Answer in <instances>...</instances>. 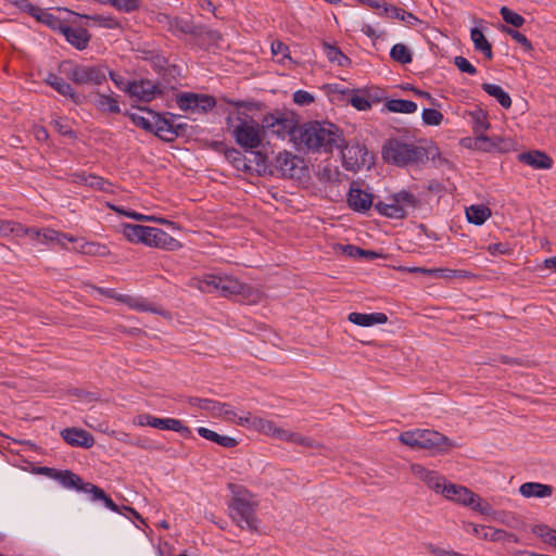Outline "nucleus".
Here are the masks:
<instances>
[{
  "mask_svg": "<svg viewBox=\"0 0 556 556\" xmlns=\"http://www.w3.org/2000/svg\"><path fill=\"white\" fill-rule=\"evenodd\" d=\"M341 135L331 123L307 122L294 135L293 144L301 150L330 153L340 148Z\"/></svg>",
  "mask_w": 556,
  "mask_h": 556,
  "instance_id": "obj_1",
  "label": "nucleus"
},
{
  "mask_svg": "<svg viewBox=\"0 0 556 556\" xmlns=\"http://www.w3.org/2000/svg\"><path fill=\"white\" fill-rule=\"evenodd\" d=\"M231 498L228 502V515L241 530L257 532L260 520L256 516L257 501L243 485L229 483Z\"/></svg>",
  "mask_w": 556,
  "mask_h": 556,
  "instance_id": "obj_2",
  "label": "nucleus"
},
{
  "mask_svg": "<svg viewBox=\"0 0 556 556\" xmlns=\"http://www.w3.org/2000/svg\"><path fill=\"white\" fill-rule=\"evenodd\" d=\"M381 154L388 164L397 167L418 165L427 159V150L408 136L392 137L386 140Z\"/></svg>",
  "mask_w": 556,
  "mask_h": 556,
  "instance_id": "obj_3",
  "label": "nucleus"
},
{
  "mask_svg": "<svg viewBox=\"0 0 556 556\" xmlns=\"http://www.w3.org/2000/svg\"><path fill=\"white\" fill-rule=\"evenodd\" d=\"M226 125L235 142L244 151L258 149L264 141L262 122L245 112H236L226 118Z\"/></svg>",
  "mask_w": 556,
  "mask_h": 556,
  "instance_id": "obj_4",
  "label": "nucleus"
},
{
  "mask_svg": "<svg viewBox=\"0 0 556 556\" xmlns=\"http://www.w3.org/2000/svg\"><path fill=\"white\" fill-rule=\"evenodd\" d=\"M399 440L407 446L426 448L435 453H445L455 446L451 439L430 429L404 431L400 434Z\"/></svg>",
  "mask_w": 556,
  "mask_h": 556,
  "instance_id": "obj_5",
  "label": "nucleus"
},
{
  "mask_svg": "<svg viewBox=\"0 0 556 556\" xmlns=\"http://www.w3.org/2000/svg\"><path fill=\"white\" fill-rule=\"evenodd\" d=\"M61 71L66 78L79 86H99L106 80L108 67L102 64H84L65 61Z\"/></svg>",
  "mask_w": 556,
  "mask_h": 556,
  "instance_id": "obj_6",
  "label": "nucleus"
},
{
  "mask_svg": "<svg viewBox=\"0 0 556 556\" xmlns=\"http://www.w3.org/2000/svg\"><path fill=\"white\" fill-rule=\"evenodd\" d=\"M194 286L202 292H217L223 296L235 294L245 295L249 292V286L241 282L238 278L226 274H207L197 279Z\"/></svg>",
  "mask_w": 556,
  "mask_h": 556,
  "instance_id": "obj_7",
  "label": "nucleus"
},
{
  "mask_svg": "<svg viewBox=\"0 0 556 556\" xmlns=\"http://www.w3.org/2000/svg\"><path fill=\"white\" fill-rule=\"evenodd\" d=\"M299 127L295 114L290 111L276 110L265 114L262 118L264 134L267 132L281 140L289 138L293 142Z\"/></svg>",
  "mask_w": 556,
  "mask_h": 556,
  "instance_id": "obj_8",
  "label": "nucleus"
},
{
  "mask_svg": "<svg viewBox=\"0 0 556 556\" xmlns=\"http://www.w3.org/2000/svg\"><path fill=\"white\" fill-rule=\"evenodd\" d=\"M55 481H58L65 489L76 490L77 492L90 494V500L92 502L101 501L103 505L112 511H119L118 506L112 501L111 497L105 494L101 488L89 482H84L78 475L71 470H59Z\"/></svg>",
  "mask_w": 556,
  "mask_h": 556,
  "instance_id": "obj_9",
  "label": "nucleus"
},
{
  "mask_svg": "<svg viewBox=\"0 0 556 556\" xmlns=\"http://www.w3.org/2000/svg\"><path fill=\"white\" fill-rule=\"evenodd\" d=\"M388 203H375V210L384 217L401 219L404 218L408 210L415 208L417 205V198L415 194L407 190H401L389 198Z\"/></svg>",
  "mask_w": 556,
  "mask_h": 556,
  "instance_id": "obj_10",
  "label": "nucleus"
},
{
  "mask_svg": "<svg viewBox=\"0 0 556 556\" xmlns=\"http://www.w3.org/2000/svg\"><path fill=\"white\" fill-rule=\"evenodd\" d=\"M177 104L182 111L192 113H204L216 105L214 97L207 94H197L184 92L177 96Z\"/></svg>",
  "mask_w": 556,
  "mask_h": 556,
  "instance_id": "obj_11",
  "label": "nucleus"
},
{
  "mask_svg": "<svg viewBox=\"0 0 556 556\" xmlns=\"http://www.w3.org/2000/svg\"><path fill=\"white\" fill-rule=\"evenodd\" d=\"M146 230L147 231H144L141 243L147 247L164 249L168 251L176 250L180 247L179 241L173 238L163 229L146 226Z\"/></svg>",
  "mask_w": 556,
  "mask_h": 556,
  "instance_id": "obj_12",
  "label": "nucleus"
},
{
  "mask_svg": "<svg viewBox=\"0 0 556 556\" xmlns=\"http://www.w3.org/2000/svg\"><path fill=\"white\" fill-rule=\"evenodd\" d=\"M238 425L279 440H282L285 437L281 432H286V429L277 427L274 421L253 416L250 413H247L244 417H240Z\"/></svg>",
  "mask_w": 556,
  "mask_h": 556,
  "instance_id": "obj_13",
  "label": "nucleus"
},
{
  "mask_svg": "<svg viewBox=\"0 0 556 556\" xmlns=\"http://www.w3.org/2000/svg\"><path fill=\"white\" fill-rule=\"evenodd\" d=\"M162 93L161 87L149 79H135L127 88L130 99L141 102H150Z\"/></svg>",
  "mask_w": 556,
  "mask_h": 556,
  "instance_id": "obj_14",
  "label": "nucleus"
},
{
  "mask_svg": "<svg viewBox=\"0 0 556 556\" xmlns=\"http://www.w3.org/2000/svg\"><path fill=\"white\" fill-rule=\"evenodd\" d=\"M153 118L154 121H151V123H153L152 132L155 134L159 138H161L164 141L170 142L178 137L179 129H181L182 126L179 124H175L174 115L169 114L168 116H165L155 113V116Z\"/></svg>",
  "mask_w": 556,
  "mask_h": 556,
  "instance_id": "obj_15",
  "label": "nucleus"
},
{
  "mask_svg": "<svg viewBox=\"0 0 556 556\" xmlns=\"http://www.w3.org/2000/svg\"><path fill=\"white\" fill-rule=\"evenodd\" d=\"M348 204L351 210L357 213H366L374 204L372 193L361 188L358 181L350 185L348 192Z\"/></svg>",
  "mask_w": 556,
  "mask_h": 556,
  "instance_id": "obj_16",
  "label": "nucleus"
},
{
  "mask_svg": "<svg viewBox=\"0 0 556 556\" xmlns=\"http://www.w3.org/2000/svg\"><path fill=\"white\" fill-rule=\"evenodd\" d=\"M412 472L438 494L441 493L443 485H445L447 481L445 477L439 472L418 464L412 465Z\"/></svg>",
  "mask_w": 556,
  "mask_h": 556,
  "instance_id": "obj_17",
  "label": "nucleus"
},
{
  "mask_svg": "<svg viewBox=\"0 0 556 556\" xmlns=\"http://www.w3.org/2000/svg\"><path fill=\"white\" fill-rule=\"evenodd\" d=\"M61 435L63 440L77 447L90 448L94 444V438L88 431L79 428H65L62 430Z\"/></svg>",
  "mask_w": 556,
  "mask_h": 556,
  "instance_id": "obj_18",
  "label": "nucleus"
},
{
  "mask_svg": "<svg viewBox=\"0 0 556 556\" xmlns=\"http://www.w3.org/2000/svg\"><path fill=\"white\" fill-rule=\"evenodd\" d=\"M472 528V532L484 540H489L491 542H513L517 543L518 539L514 533H509L502 529H495L492 527H485V526H477V525H470Z\"/></svg>",
  "mask_w": 556,
  "mask_h": 556,
  "instance_id": "obj_19",
  "label": "nucleus"
},
{
  "mask_svg": "<svg viewBox=\"0 0 556 556\" xmlns=\"http://www.w3.org/2000/svg\"><path fill=\"white\" fill-rule=\"evenodd\" d=\"M274 166L276 170L279 172L283 177L293 178L298 176V159L295 155L288 151L277 153L275 156Z\"/></svg>",
  "mask_w": 556,
  "mask_h": 556,
  "instance_id": "obj_20",
  "label": "nucleus"
},
{
  "mask_svg": "<svg viewBox=\"0 0 556 556\" xmlns=\"http://www.w3.org/2000/svg\"><path fill=\"white\" fill-rule=\"evenodd\" d=\"M118 98L119 96L112 91L110 93L96 91L93 92L92 103L96 109L102 113L118 114L121 113Z\"/></svg>",
  "mask_w": 556,
  "mask_h": 556,
  "instance_id": "obj_21",
  "label": "nucleus"
},
{
  "mask_svg": "<svg viewBox=\"0 0 556 556\" xmlns=\"http://www.w3.org/2000/svg\"><path fill=\"white\" fill-rule=\"evenodd\" d=\"M440 494L443 495L446 500L464 506H467L468 503H470V498H473V492L468 488L447 481L445 485H443Z\"/></svg>",
  "mask_w": 556,
  "mask_h": 556,
  "instance_id": "obj_22",
  "label": "nucleus"
},
{
  "mask_svg": "<svg viewBox=\"0 0 556 556\" xmlns=\"http://www.w3.org/2000/svg\"><path fill=\"white\" fill-rule=\"evenodd\" d=\"M47 85L65 98H70L74 103H80V98L74 88L56 74L49 73L46 78Z\"/></svg>",
  "mask_w": 556,
  "mask_h": 556,
  "instance_id": "obj_23",
  "label": "nucleus"
},
{
  "mask_svg": "<svg viewBox=\"0 0 556 556\" xmlns=\"http://www.w3.org/2000/svg\"><path fill=\"white\" fill-rule=\"evenodd\" d=\"M153 428L177 432L185 439L192 438L191 429L185 426L181 420L176 418H159L154 416Z\"/></svg>",
  "mask_w": 556,
  "mask_h": 556,
  "instance_id": "obj_24",
  "label": "nucleus"
},
{
  "mask_svg": "<svg viewBox=\"0 0 556 556\" xmlns=\"http://www.w3.org/2000/svg\"><path fill=\"white\" fill-rule=\"evenodd\" d=\"M61 34L65 37L66 41L77 50H85L90 41L89 33L81 27L74 28L66 25Z\"/></svg>",
  "mask_w": 556,
  "mask_h": 556,
  "instance_id": "obj_25",
  "label": "nucleus"
},
{
  "mask_svg": "<svg viewBox=\"0 0 556 556\" xmlns=\"http://www.w3.org/2000/svg\"><path fill=\"white\" fill-rule=\"evenodd\" d=\"M348 320L361 327H370L374 325H383L388 321L384 313H357L352 312L348 315Z\"/></svg>",
  "mask_w": 556,
  "mask_h": 556,
  "instance_id": "obj_26",
  "label": "nucleus"
},
{
  "mask_svg": "<svg viewBox=\"0 0 556 556\" xmlns=\"http://www.w3.org/2000/svg\"><path fill=\"white\" fill-rule=\"evenodd\" d=\"M519 161L538 169H548L552 167L551 157L541 151H530L519 154Z\"/></svg>",
  "mask_w": 556,
  "mask_h": 556,
  "instance_id": "obj_27",
  "label": "nucleus"
},
{
  "mask_svg": "<svg viewBox=\"0 0 556 556\" xmlns=\"http://www.w3.org/2000/svg\"><path fill=\"white\" fill-rule=\"evenodd\" d=\"M519 492L525 497L544 498L553 494V486L540 482H526L519 488Z\"/></svg>",
  "mask_w": 556,
  "mask_h": 556,
  "instance_id": "obj_28",
  "label": "nucleus"
},
{
  "mask_svg": "<svg viewBox=\"0 0 556 556\" xmlns=\"http://www.w3.org/2000/svg\"><path fill=\"white\" fill-rule=\"evenodd\" d=\"M470 116L472 119V129L477 136V141L488 142L490 140L489 137L483 135V132L490 128L486 114L482 110H477L470 112Z\"/></svg>",
  "mask_w": 556,
  "mask_h": 556,
  "instance_id": "obj_29",
  "label": "nucleus"
},
{
  "mask_svg": "<svg viewBox=\"0 0 556 556\" xmlns=\"http://www.w3.org/2000/svg\"><path fill=\"white\" fill-rule=\"evenodd\" d=\"M473 498H470V503H468V507L472 508L476 511H479L480 514L484 516L491 517L493 520L503 522L502 516L504 513L496 511L492 508V506L482 500L478 494H472Z\"/></svg>",
  "mask_w": 556,
  "mask_h": 556,
  "instance_id": "obj_30",
  "label": "nucleus"
},
{
  "mask_svg": "<svg viewBox=\"0 0 556 556\" xmlns=\"http://www.w3.org/2000/svg\"><path fill=\"white\" fill-rule=\"evenodd\" d=\"M197 432L200 437H202L208 441H212V442H214L220 446H224V447H235L238 444V442L235 438L218 434L217 432H215L208 428H205V427H199L197 429Z\"/></svg>",
  "mask_w": 556,
  "mask_h": 556,
  "instance_id": "obj_31",
  "label": "nucleus"
},
{
  "mask_svg": "<svg viewBox=\"0 0 556 556\" xmlns=\"http://www.w3.org/2000/svg\"><path fill=\"white\" fill-rule=\"evenodd\" d=\"M481 87L483 91L494 98L502 108L509 109L511 106L510 96L500 85L484 83Z\"/></svg>",
  "mask_w": 556,
  "mask_h": 556,
  "instance_id": "obj_32",
  "label": "nucleus"
},
{
  "mask_svg": "<svg viewBox=\"0 0 556 556\" xmlns=\"http://www.w3.org/2000/svg\"><path fill=\"white\" fill-rule=\"evenodd\" d=\"M384 108L389 112L412 114L418 109L417 103L405 99H389L384 103Z\"/></svg>",
  "mask_w": 556,
  "mask_h": 556,
  "instance_id": "obj_33",
  "label": "nucleus"
},
{
  "mask_svg": "<svg viewBox=\"0 0 556 556\" xmlns=\"http://www.w3.org/2000/svg\"><path fill=\"white\" fill-rule=\"evenodd\" d=\"M470 38L477 51L483 53V55L489 60L493 58L491 43L488 41L481 29L477 27L472 28L470 30Z\"/></svg>",
  "mask_w": 556,
  "mask_h": 556,
  "instance_id": "obj_34",
  "label": "nucleus"
},
{
  "mask_svg": "<svg viewBox=\"0 0 556 556\" xmlns=\"http://www.w3.org/2000/svg\"><path fill=\"white\" fill-rule=\"evenodd\" d=\"M491 216V210L485 205H471L466 208V218L470 224L480 226Z\"/></svg>",
  "mask_w": 556,
  "mask_h": 556,
  "instance_id": "obj_35",
  "label": "nucleus"
},
{
  "mask_svg": "<svg viewBox=\"0 0 556 556\" xmlns=\"http://www.w3.org/2000/svg\"><path fill=\"white\" fill-rule=\"evenodd\" d=\"M141 111H143L142 108H139ZM147 115L138 114V113H128V117L130 121L139 128L152 132L153 130V123L151 121H154L155 112L149 109H144Z\"/></svg>",
  "mask_w": 556,
  "mask_h": 556,
  "instance_id": "obj_36",
  "label": "nucleus"
},
{
  "mask_svg": "<svg viewBox=\"0 0 556 556\" xmlns=\"http://www.w3.org/2000/svg\"><path fill=\"white\" fill-rule=\"evenodd\" d=\"M37 21L41 22L53 30H58L59 33H62L64 27L67 25L60 16L51 13L46 9L41 10L37 16Z\"/></svg>",
  "mask_w": 556,
  "mask_h": 556,
  "instance_id": "obj_37",
  "label": "nucleus"
},
{
  "mask_svg": "<svg viewBox=\"0 0 556 556\" xmlns=\"http://www.w3.org/2000/svg\"><path fill=\"white\" fill-rule=\"evenodd\" d=\"M324 53L326 54L329 62L339 66H346L350 64V59L343 54V52L336 46L330 43H324Z\"/></svg>",
  "mask_w": 556,
  "mask_h": 556,
  "instance_id": "obj_38",
  "label": "nucleus"
},
{
  "mask_svg": "<svg viewBox=\"0 0 556 556\" xmlns=\"http://www.w3.org/2000/svg\"><path fill=\"white\" fill-rule=\"evenodd\" d=\"M390 58L400 64H409L413 60L410 49L404 43H395L390 50Z\"/></svg>",
  "mask_w": 556,
  "mask_h": 556,
  "instance_id": "obj_39",
  "label": "nucleus"
},
{
  "mask_svg": "<svg viewBox=\"0 0 556 556\" xmlns=\"http://www.w3.org/2000/svg\"><path fill=\"white\" fill-rule=\"evenodd\" d=\"M146 226L136 224H123L122 233L123 236L132 243H141L144 235Z\"/></svg>",
  "mask_w": 556,
  "mask_h": 556,
  "instance_id": "obj_40",
  "label": "nucleus"
},
{
  "mask_svg": "<svg viewBox=\"0 0 556 556\" xmlns=\"http://www.w3.org/2000/svg\"><path fill=\"white\" fill-rule=\"evenodd\" d=\"M384 15L403 21L409 25H414L416 22H418L416 15L392 4H389L388 8H384Z\"/></svg>",
  "mask_w": 556,
  "mask_h": 556,
  "instance_id": "obj_41",
  "label": "nucleus"
},
{
  "mask_svg": "<svg viewBox=\"0 0 556 556\" xmlns=\"http://www.w3.org/2000/svg\"><path fill=\"white\" fill-rule=\"evenodd\" d=\"M65 11L68 12V13H72V14H74L76 16H79L81 18L93 21L99 26H102L104 28L114 29V28H116L118 26V22L115 18H113L112 16H109V15H102V14H94V15L78 14V13H74V12L68 11V10H65Z\"/></svg>",
  "mask_w": 556,
  "mask_h": 556,
  "instance_id": "obj_42",
  "label": "nucleus"
},
{
  "mask_svg": "<svg viewBox=\"0 0 556 556\" xmlns=\"http://www.w3.org/2000/svg\"><path fill=\"white\" fill-rule=\"evenodd\" d=\"M113 210L115 212H117L118 214L125 215L135 220L153 222V223H159V224H163V225L169 224V222L166 220L165 218L156 217L154 215H143V214L137 213L135 211H129V210H125V208H121V207H116V206H113Z\"/></svg>",
  "mask_w": 556,
  "mask_h": 556,
  "instance_id": "obj_43",
  "label": "nucleus"
},
{
  "mask_svg": "<svg viewBox=\"0 0 556 556\" xmlns=\"http://www.w3.org/2000/svg\"><path fill=\"white\" fill-rule=\"evenodd\" d=\"M532 532L545 543L556 547V530L551 529L546 525H536L533 527Z\"/></svg>",
  "mask_w": 556,
  "mask_h": 556,
  "instance_id": "obj_44",
  "label": "nucleus"
},
{
  "mask_svg": "<svg viewBox=\"0 0 556 556\" xmlns=\"http://www.w3.org/2000/svg\"><path fill=\"white\" fill-rule=\"evenodd\" d=\"M342 251L350 257L359 258L365 257L374 260L377 257V253L371 250H364L353 244L341 245Z\"/></svg>",
  "mask_w": 556,
  "mask_h": 556,
  "instance_id": "obj_45",
  "label": "nucleus"
},
{
  "mask_svg": "<svg viewBox=\"0 0 556 556\" xmlns=\"http://www.w3.org/2000/svg\"><path fill=\"white\" fill-rule=\"evenodd\" d=\"M58 243L60 247L65 249V244L62 241V235L60 231L54 230L52 228H40V240L39 243Z\"/></svg>",
  "mask_w": 556,
  "mask_h": 556,
  "instance_id": "obj_46",
  "label": "nucleus"
},
{
  "mask_svg": "<svg viewBox=\"0 0 556 556\" xmlns=\"http://www.w3.org/2000/svg\"><path fill=\"white\" fill-rule=\"evenodd\" d=\"M170 30L174 34H192L194 26L191 21L185 18H174L169 22Z\"/></svg>",
  "mask_w": 556,
  "mask_h": 556,
  "instance_id": "obj_47",
  "label": "nucleus"
},
{
  "mask_svg": "<svg viewBox=\"0 0 556 556\" xmlns=\"http://www.w3.org/2000/svg\"><path fill=\"white\" fill-rule=\"evenodd\" d=\"M421 119L425 125L439 126L443 121V114L435 109H424L421 113Z\"/></svg>",
  "mask_w": 556,
  "mask_h": 556,
  "instance_id": "obj_48",
  "label": "nucleus"
},
{
  "mask_svg": "<svg viewBox=\"0 0 556 556\" xmlns=\"http://www.w3.org/2000/svg\"><path fill=\"white\" fill-rule=\"evenodd\" d=\"M500 14L507 24H510L514 27H521L525 24V18L507 7H502L500 9Z\"/></svg>",
  "mask_w": 556,
  "mask_h": 556,
  "instance_id": "obj_49",
  "label": "nucleus"
},
{
  "mask_svg": "<svg viewBox=\"0 0 556 556\" xmlns=\"http://www.w3.org/2000/svg\"><path fill=\"white\" fill-rule=\"evenodd\" d=\"M273 55L277 59V62L285 63L286 60L290 59L289 47L282 41L275 40L270 46Z\"/></svg>",
  "mask_w": 556,
  "mask_h": 556,
  "instance_id": "obj_50",
  "label": "nucleus"
},
{
  "mask_svg": "<svg viewBox=\"0 0 556 556\" xmlns=\"http://www.w3.org/2000/svg\"><path fill=\"white\" fill-rule=\"evenodd\" d=\"M117 301L126 304L127 306L138 309V311H149L148 304L140 298H135L130 295H119Z\"/></svg>",
  "mask_w": 556,
  "mask_h": 556,
  "instance_id": "obj_51",
  "label": "nucleus"
},
{
  "mask_svg": "<svg viewBox=\"0 0 556 556\" xmlns=\"http://www.w3.org/2000/svg\"><path fill=\"white\" fill-rule=\"evenodd\" d=\"M285 437L282 441L293 443L295 445H302V446H312L313 442L309 438L303 437L300 433L291 432L289 430H286V432H281Z\"/></svg>",
  "mask_w": 556,
  "mask_h": 556,
  "instance_id": "obj_52",
  "label": "nucleus"
},
{
  "mask_svg": "<svg viewBox=\"0 0 556 556\" xmlns=\"http://www.w3.org/2000/svg\"><path fill=\"white\" fill-rule=\"evenodd\" d=\"M88 187L94 189V190H100V191H110L112 185L106 181L104 178L98 176V175H94V174H89L88 176V184H87Z\"/></svg>",
  "mask_w": 556,
  "mask_h": 556,
  "instance_id": "obj_53",
  "label": "nucleus"
},
{
  "mask_svg": "<svg viewBox=\"0 0 556 556\" xmlns=\"http://www.w3.org/2000/svg\"><path fill=\"white\" fill-rule=\"evenodd\" d=\"M191 404L213 414H217L218 406L220 405V403L217 401L200 397L192 399Z\"/></svg>",
  "mask_w": 556,
  "mask_h": 556,
  "instance_id": "obj_54",
  "label": "nucleus"
},
{
  "mask_svg": "<svg viewBox=\"0 0 556 556\" xmlns=\"http://www.w3.org/2000/svg\"><path fill=\"white\" fill-rule=\"evenodd\" d=\"M123 12H131L139 8L140 0H109V3Z\"/></svg>",
  "mask_w": 556,
  "mask_h": 556,
  "instance_id": "obj_55",
  "label": "nucleus"
},
{
  "mask_svg": "<svg viewBox=\"0 0 556 556\" xmlns=\"http://www.w3.org/2000/svg\"><path fill=\"white\" fill-rule=\"evenodd\" d=\"M409 273H418L431 277L447 278V268H425V267H412L408 269Z\"/></svg>",
  "mask_w": 556,
  "mask_h": 556,
  "instance_id": "obj_56",
  "label": "nucleus"
},
{
  "mask_svg": "<svg viewBox=\"0 0 556 556\" xmlns=\"http://www.w3.org/2000/svg\"><path fill=\"white\" fill-rule=\"evenodd\" d=\"M17 228H21L20 223L0 219V237H8L10 235L17 237Z\"/></svg>",
  "mask_w": 556,
  "mask_h": 556,
  "instance_id": "obj_57",
  "label": "nucleus"
},
{
  "mask_svg": "<svg viewBox=\"0 0 556 556\" xmlns=\"http://www.w3.org/2000/svg\"><path fill=\"white\" fill-rule=\"evenodd\" d=\"M455 66L463 73L476 75L477 68L466 58L458 55L454 58Z\"/></svg>",
  "mask_w": 556,
  "mask_h": 556,
  "instance_id": "obj_58",
  "label": "nucleus"
},
{
  "mask_svg": "<svg viewBox=\"0 0 556 556\" xmlns=\"http://www.w3.org/2000/svg\"><path fill=\"white\" fill-rule=\"evenodd\" d=\"M217 414L223 416L226 420L233 421L236 424H238V420L241 417V416H238V414L235 412V409L230 405L225 404V403H220V405L218 406ZM244 416L245 415H243L242 417H244Z\"/></svg>",
  "mask_w": 556,
  "mask_h": 556,
  "instance_id": "obj_59",
  "label": "nucleus"
},
{
  "mask_svg": "<svg viewBox=\"0 0 556 556\" xmlns=\"http://www.w3.org/2000/svg\"><path fill=\"white\" fill-rule=\"evenodd\" d=\"M108 75L111 78V80L113 81V84L116 86V88H118L121 91H124L125 93H127V88L131 85L132 80H127L122 75H119L115 72L109 71V70H108Z\"/></svg>",
  "mask_w": 556,
  "mask_h": 556,
  "instance_id": "obj_60",
  "label": "nucleus"
},
{
  "mask_svg": "<svg viewBox=\"0 0 556 556\" xmlns=\"http://www.w3.org/2000/svg\"><path fill=\"white\" fill-rule=\"evenodd\" d=\"M29 237L31 241L39 242L40 240V228L25 227L21 224V228H17V238Z\"/></svg>",
  "mask_w": 556,
  "mask_h": 556,
  "instance_id": "obj_61",
  "label": "nucleus"
},
{
  "mask_svg": "<svg viewBox=\"0 0 556 556\" xmlns=\"http://www.w3.org/2000/svg\"><path fill=\"white\" fill-rule=\"evenodd\" d=\"M293 101L301 106L309 105L314 102V96L305 90H296L293 93Z\"/></svg>",
  "mask_w": 556,
  "mask_h": 556,
  "instance_id": "obj_62",
  "label": "nucleus"
},
{
  "mask_svg": "<svg viewBox=\"0 0 556 556\" xmlns=\"http://www.w3.org/2000/svg\"><path fill=\"white\" fill-rule=\"evenodd\" d=\"M55 129L63 136L73 137L74 131L71 128L68 121L66 118H56L52 122Z\"/></svg>",
  "mask_w": 556,
  "mask_h": 556,
  "instance_id": "obj_63",
  "label": "nucleus"
},
{
  "mask_svg": "<svg viewBox=\"0 0 556 556\" xmlns=\"http://www.w3.org/2000/svg\"><path fill=\"white\" fill-rule=\"evenodd\" d=\"M350 103L358 111H366L371 108L370 101L361 94H353Z\"/></svg>",
  "mask_w": 556,
  "mask_h": 556,
  "instance_id": "obj_64",
  "label": "nucleus"
}]
</instances>
